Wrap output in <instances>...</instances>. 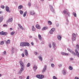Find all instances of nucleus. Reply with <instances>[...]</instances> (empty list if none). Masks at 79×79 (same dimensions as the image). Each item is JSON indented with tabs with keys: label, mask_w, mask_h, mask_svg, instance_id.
I'll return each instance as SVG.
<instances>
[{
	"label": "nucleus",
	"mask_w": 79,
	"mask_h": 79,
	"mask_svg": "<svg viewBox=\"0 0 79 79\" xmlns=\"http://www.w3.org/2000/svg\"><path fill=\"white\" fill-rule=\"evenodd\" d=\"M75 52H76V55H77V57L79 58V53L78 52V51H77V49H75Z\"/></svg>",
	"instance_id": "9"
},
{
	"label": "nucleus",
	"mask_w": 79,
	"mask_h": 79,
	"mask_svg": "<svg viewBox=\"0 0 79 79\" xmlns=\"http://www.w3.org/2000/svg\"><path fill=\"white\" fill-rule=\"evenodd\" d=\"M30 13L31 15H34L35 13L34 12V10H31L30 11Z\"/></svg>",
	"instance_id": "10"
},
{
	"label": "nucleus",
	"mask_w": 79,
	"mask_h": 79,
	"mask_svg": "<svg viewBox=\"0 0 79 79\" xmlns=\"http://www.w3.org/2000/svg\"><path fill=\"white\" fill-rule=\"evenodd\" d=\"M32 30L33 31H35V29L34 28H33L32 29Z\"/></svg>",
	"instance_id": "53"
},
{
	"label": "nucleus",
	"mask_w": 79,
	"mask_h": 79,
	"mask_svg": "<svg viewBox=\"0 0 79 79\" xmlns=\"http://www.w3.org/2000/svg\"><path fill=\"white\" fill-rule=\"evenodd\" d=\"M34 54H35V55H37V54H38V53H37V52H34Z\"/></svg>",
	"instance_id": "48"
},
{
	"label": "nucleus",
	"mask_w": 79,
	"mask_h": 79,
	"mask_svg": "<svg viewBox=\"0 0 79 79\" xmlns=\"http://www.w3.org/2000/svg\"><path fill=\"white\" fill-rule=\"evenodd\" d=\"M36 27L37 29H40L41 28L40 27V25H39V24H37L36 25Z\"/></svg>",
	"instance_id": "16"
},
{
	"label": "nucleus",
	"mask_w": 79,
	"mask_h": 79,
	"mask_svg": "<svg viewBox=\"0 0 79 79\" xmlns=\"http://www.w3.org/2000/svg\"><path fill=\"white\" fill-rule=\"evenodd\" d=\"M44 41H42V42H41V44H44Z\"/></svg>",
	"instance_id": "58"
},
{
	"label": "nucleus",
	"mask_w": 79,
	"mask_h": 79,
	"mask_svg": "<svg viewBox=\"0 0 79 79\" xmlns=\"http://www.w3.org/2000/svg\"><path fill=\"white\" fill-rule=\"evenodd\" d=\"M1 8H2L3 9L4 8H5V6H4L3 5H2L1 6Z\"/></svg>",
	"instance_id": "46"
},
{
	"label": "nucleus",
	"mask_w": 79,
	"mask_h": 79,
	"mask_svg": "<svg viewBox=\"0 0 79 79\" xmlns=\"http://www.w3.org/2000/svg\"><path fill=\"white\" fill-rule=\"evenodd\" d=\"M47 68V65H45L44 67V68L43 69V70H42V73H44L45 71H46V68Z\"/></svg>",
	"instance_id": "8"
},
{
	"label": "nucleus",
	"mask_w": 79,
	"mask_h": 79,
	"mask_svg": "<svg viewBox=\"0 0 79 79\" xmlns=\"http://www.w3.org/2000/svg\"><path fill=\"white\" fill-rule=\"evenodd\" d=\"M38 37L40 40H42V36H41V35H40V34L38 35Z\"/></svg>",
	"instance_id": "18"
},
{
	"label": "nucleus",
	"mask_w": 79,
	"mask_h": 79,
	"mask_svg": "<svg viewBox=\"0 0 79 79\" xmlns=\"http://www.w3.org/2000/svg\"><path fill=\"white\" fill-rule=\"evenodd\" d=\"M19 78L20 79H23V77H22L21 76H20L19 77Z\"/></svg>",
	"instance_id": "52"
},
{
	"label": "nucleus",
	"mask_w": 79,
	"mask_h": 79,
	"mask_svg": "<svg viewBox=\"0 0 79 79\" xmlns=\"http://www.w3.org/2000/svg\"><path fill=\"white\" fill-rule=\"evenodd\" d=\"M69 69L70 70H73V67L71 66L69 67Z\"/></svg>",
	"instance_id": "28"
},
{
	"label": "nucleus",
	"mask_w": 79,
	"mask_h": 79,
	"mask_svg": "<svg viewBox=\"0 0 79 79\" xmlns=\"http://www.w3.org/2000/svg\"><path fill=\"white\" fill-rule=\"evenodd\" d=\"M22 57H24V54L23 53H22Z\"/></svg>",
	"instance_id": "51"
},
{
	"label": "nucleus",
	"mask_w": 79,
	"mask_h": 79,
	"mask_svg": "<svg viewBox=\"0 0 79 79\" xmlns=\"http://www.w3.org/2000/svg\"><path fill=\"white\" fill-rule=\"evenodd\" d=\"M76 35L75 34H73L72 38V41H74L76 40Z\"/></svg>",
	"instance_id": "3"
},
{
	"label": "nucleus",
	"mask_w": 79,
	"mask_h": 79,
	"mask_svg": "<svg viewBox=\"0 0 79 79\" xmlns=\"http://www.w3.org/2000/svg\"><path fill=\"white\" fill-rule=\"evenodd\" d=\"M31 66V64H30V63H29L27 64V67H29Z\"/></svg>",
	"instance_id": "34"
},
{
	"label": "nucleus",
	"mask_w": 79,
	"mask_h": 79,
	"mask_svg": "<svg viewBox=\"0 0 79 79\" xmlns=\"http://www.w3.org/2000/svg\"><path fill=\"white\" fill-rule=\"evenodd\" d=\"M0 44L1 45H3L4 44V41H2L1 42H0Z\"/></svg>",
	"instance_id": "29"
},
{
	"label": "nucleus",
	"mask_w": 79,
	"mask_h": 79,
	"mask_svg": "<svg viewBox=\"0 0 79 79\" xmlns=\"http://www.w3.org/2000/svg\"><path fill=\"white\" fill-rule=\"evenodd\" d=\"M15 31H12V32H11V33H10V34L12 35H14V34H15Z\"/></svg>",
	"instance_id": "33"
},
{
	"label": "nucleus",
	"mask_w": 79,
	"mask_h": 79,
	"mask_svg": "<svg viewBox=\"0 0 79 79\" xmlns=\"http://www.w3.org/2000/svg\"><path fill=\"white\" fill-rule=\"evenodd\" d=\"M70 60H74V59L72 57H71L70 58Z\"/></svg>",
	"instance_id": "50"
},
{
	"label": "nucleus",
	"mask_w": 79,
	"mask_h": 79,
	"mask_svg": "<svg viewBox=\"0 0 79 79\" xmlns=\"http://www.w3.org/2000/svg\"><path fill=\"white\" fill-rule=\"evenodd\" d=\"M49 32L51 34H53V31L52 30H51V31H49Z\"/></svg>",
	"instance_id": "39"
},
{
	"label": "nucleus",
	"mask_w": 79,
	"mask_h": 79,
	"mask_svg": "<svg viewBox=\"0 0 79 79\" xmlns=\"http://www.w3.org/2000/svg\"><path fill=\"white\" fill-rule=\"evenodd\" d=\"M58 66L60 68H61V66H62V64H59Z\"/></svg>",
	"instance_id": "47"
},
{
	"label": "nucleus",
	"mask_w": 79,
	"mask_h": 79,
	"mask_svg": "<svg viewBox=\"0 0 79 79\" xmlns=\"http://www.w3.org/2000/svg\"><path fill=\"white\" fill-rule=\"evenodd\" d=\"M51 30H52L53 32L55 31V29L54 28H52Z\"/></svg>",
	"instance_id": "41"
},
{
	"label": "nucleus",
	"mask_w": 79,
	"mask_h": 79,
	"mask_svg": "<svg viewBox=\"0 0 79 79\" xmlns=\"http://www.w3.org/2000/svg\"><path fill=\"white\" fill-rule=\"evenodd\" d=\"M6 10L7 11H9V7L8 6H6Z\"/></svg>",
	"instance_id": "20"
},
{
	"label": "nucleus",
	"mask_w": 79,
	"mask_h": 79,
	"mask_svg": "<svg viewBox=\"0 0 79 79\" xmlns=\"http://www.w3.org/2000/svg\"><path fill=\"white\" fill-rule=\"evenodd\" d=\"M24 46H27V47H29L30 45L29 43L27 42H24Z\"/></svg>",
	"instance_id": "7"
},
{
	"label": "nucleus",
	"mask_w": 79,
	"mask_h": 79,
	"mask_svg": "<svg viewBox=\"0 0 79 79\" xmlns=\"http://www.w3.org/2000/svg\"><path fill=\"white\" fill-rule=\"evenodd\" d=\"M10 29L11 31H12V30H13V28H10Z\"/></svg>",
	"instance_id": "64"
},
{
	"label": "nucleus",
	"mask_w": 79,
	"mask_h": 79,
	"mask_svg": "<svg viewBox=\"0 0 79 79\" xmlns=\"http://www.w3.org/2000/svg\"><path fill=\"white\" fill-rule=\"evenodd\" d=\"M73 15H74V17H76V14L75 13H73Z\"/></svg>",
	"instance_id": "40"
},
{
	"label": "nucleus",
	"mask_w": 79,
	"mask_h": 79,
	"mask_svg": "<svg viewBox=\"0 0 79 79\" xmlns=\"http://www.w3.org/2000/svg\"><path fill=\"white\" fill-rule=\"evenodd\" d=\"M52 47L53 48V49L54 50H56V45L55 43L53 42L52 43Z\"/></svg>",
	"instance_id": "4"
},
{
	"label": "nucleus",
	"mask_w": 79,
	"mask_h": 79,
	"mask_svg": "<svg viewBox=\"0 0 79 79\" xmlns=\"http://www.w3.org/2000/svg\"><path fill=\"white\" fill-rule=\"evenodd\" d=\"M36 77L37 78H38L39 79H40V74H37L36 75Z\"/></svg>",
	"instance_id": "19"
},
{
	"label": "nucleus",
	"mask_w": 79,
	"mask_h": 79,
	"mask_svg": "<svg viewBox=\"0 0 79 79\" xmlns=\"http://www.w3.org/2000/svg\"><path fill=\"white\" fill-rule=\"evenodd\" d=\"M20 46L24 47V42H22L20 43Z\"/></svg>",
	"instance_id": "17"
},
{
	"label": "nucleus",
	"mask_w": 79,
	"mask_h": 79,
	"mask_svg": "<svg viewBox=\"0 0 79 79\" xmlns=\"http://www.w3.org/2000/svg\"><path fill=\"white\" fill-rule=\"evenodd\" d=\"M14 48L13 47L12 48V52H14Z\"/></svg>",
	"instance_id": "54"
},
{
	"label": "nucleus",
	"mask_w": 79,
	"mask_h": 79,
	"mask_svg": "<svg viewBox=\"0 0 79 79\" xmlns=\"http://www.w3.org/2000/svg\"><path fill=\"white\" fill-rule=\"evenodd\" d=\"M24 52L26 56H27V55H28V52H27V50L25 49L24 51Z\"/></svg>",
	"instance_id": "11"
},
{
	"label": "nucleus",
	"mask_w": 79,
	"mask_h": 79,
	"mask_svg": "<svg viewBox=\"0 0 79 79\" xmlns=\"http://www.w3.org/2000/svg\"><path fill=\"white\" fill-rule=\"evenodd\" d=\"M51 10L53 12L55 13V10L53 8V6L52 5H50Z\"/></svg>",
	"instance_id": "5"
},
{
	"label": "nucleus",
	"mask_w": 79,
	"mask_h": 79,
	"mask_svg": "<svg viewBox=\"0 0 79 79\" xmlns=\"http://www.w3.org/2000/svg\"><path fill=\"white\" fill-rule=\"evenodd\" d=\"M12 21H13V19L12 18H10L7 21V23H10V22H11Z\"/></svg>",
	"instance_id": "13"
},
{
	"label": "nucleus",
	"mask_w": 79,
	"mask_h": 79,
	"mask_svg": "<svg viewBox=\"0 0 79 79\" xmlns=\"http://www.w3.org/2000/svg\"><path fill=\"white\" fill-rule=\"evenodd\" d=\"M57 38L59 40H61V35H59L57 36Z\"/></svg>",
	"instance_id": "14"
},
{
	"label": "nucleus",
	"mask_w": 79,
	"mask_h": 79,
	"mask_svg": "<svg viewBox=\"0 0 79 79\" xmlns=\"http://www.w3.org/2000/svg\"><path fill=\"white\" fill-rule=\"evenodd\" d=\"M66 13L67 15H68L69 14V12H68Z\"/></svg>",
	"instance_id": "56"
},
{
	"label": "nucleus",
	"mask_w": 79,
	"mask_h": 79,
	"mask_svg": "<svg viewBox=\"0 0 79 79\" xmlns=\"http://www.w3.org/2000/svg\"><path fill=\"white\" fill-rule=\"evenodd\" d=\"M10 42V40H8L7 41H6V44H9Z\"/></svg>",
	"instance_id": "24"
},
{
	"label": "nucleus",
	"mask_w": 79,
	"mask_h": 79,
	"mask_svg": "<svg viewBox=\"0 0 79 79\" xmlns=\"http://www.w3.org/2000/svg\"><path fill=\"white\" fill-rule=\"evenodd\" d=\"M66 10H64V13L65 14H66Z\"/></svg>",
	"instance_id": "55"
},
{
	"label": "nucleus",
	"mask_w": 79,
	"mask_h": 79,
	"mask_svg": "<svg viewBox=\"0 0 79 79\" xmlns=\"http://www.w3.org/2000/svg\"><path fill=\"white\" fill-rule=\"evenodd\" d=\"M48 47H49V48H52V44H51L49 43V44Z\"/></svg>",
	"instance_id": "35"
},
{
	"label": "nucleus",
	"mask_w": 79,
	"mask_h": 79,
	"mask_svg": "<svg viewBox=\"0 0 79 79\" xmlns=\"http://www.w3.org/2000/svg\"><path fill=\"white\" fill-rule=\"evenodd\" d=\"M19 63L21 68V69H24V64L23 62L21 60H20Z\"/></svg>",
	"instance_id": "1"
},
{
	"label": "nucleus",
	"mask_w": 79,
	"mask_h": 79,
	"mask_svg": "<svg viewBox=\"0 0 79 79\" xmlns=\"http://www.w3.org/2000/svg\"><path fill=\"white\" fill-rule=\"evenodd\" d=\"M44 77V76L43 75L40 74V79H43Z\"/></svg>",
	"instance_id": "25"
},
{
	"label": "nucleus",
	"mask_w": 79,
	"mask_h": 79,
	"mask_svg": "<svg viewBox=\"0 0 79 79\" xmlns=\"http://www.w3.org/2000/svg\"><path fill=\"white\" fill-rule=\"evenodd\" d=\"M4 35H7L8 34V33L6 32H4Z\"/></svg>",
	"instance_id": "44"
},
{
	"label": "nucleus",
	"mask_w": 79,
	"mask_h": 79,
	"mask_svg": "<svg viewBox=\"0 0 79 79\" xmlns=\"http://www.w3.org/2000/svg\"><path fill=\"white\" fill-rule=\"evenodd\" d=\"M6 51H4L3 52V53H4V54H6Z\"/></svg>",
	"instance_id": "61"
},
{
	"label": "nucleus",
	"mask_w": 79,
	"mask_h": 79,
	"mask_svg": "<svg viewBox=\"0 0 79 79\" xmlns=\"http://www.w3.org/2000/svg\"><path fill=\"white\" fill-rule=\"evenodd\" d=\"M54 65L53 64H51V67L53 68L54 67Z\"/></svg>",
	"instance_id": "45"
},
{
	"label": "nucleus",
	"mask_w": 79,
	"mask_h": 79,
	"mask_svg": "<svg viewBox=\"0 0 79 79\" xmlns=\"http://www.w3.org/2000/svg\"><path fill=\"white\" fill-rule=\"evenodd\" d=\"M31 44H32V45H34V43H33V42H32L31 43Z\"/></svg>",
	"instance_id": "57"
},
{
	"label": "nucleus",
	"mask_w": 79,
	"mask_h": 79,
	"mask_svg": "<svg viewBox=\"0 0 79 79\" xmlns=\"http://www.w3.org/2000/svg\"><path fill=\"white\" fill-rule=\"evenodd\" d=\"M48 23L49 25H52V22L50 21H48Z\"/></svg>",
	"instance_id": "22"
},
{
	"label": "nucleus",
	"mask_w": 79,
	"mask_h": 79,
	"mask_svg": "<svg viewBox=\"0 0 79 79\" xmlns=\"http://www.w3.org/2000/svg\"><path fill=\"white\" fill-rule=\"evenodd\" d=\"M67 21L68 22V23L69 22V20H68V19H67Z\"/></svg>",
	"instance_id": "63"
},
{
	"label": "nucleus",
	"mask_w": 79,
	"mask_h": 79,
	"mask_svg": "<svg viewBox=\"0 0 79 79\" xmlns=\"http://www.w3.org/2000/svg\"><path fill=\"white\" fill-rule=\"evenodd\" d=\"M20 13L21 14V15H23V11H22V10H20Z\"/></svg>",
	"instance_id": "36"
},
{
	"label": "nucleus",
	"mask_w": 79,
	"mask_h": 79,
	"mask_svg": "<svg viewBox=\"0 0 79 79\" xmlns=\"http://www.w3.org/2000/svg\"><path fill=\"white\" fill-rule=\"evenodd\" d=\"M75 79H79V78H78V77H75Z\"/></svg>",
	"instance_id": "59"
},
{
	"label": "nucleus",
	"mask_w": 79,
	"mask_h": 79,
	"mask_svg": "<svg viewBox=\"0 0 79 79\" xmlns=\"http://www.w3.org/2000/svg\"><path fill=\"white\" fill-rule=\"evenodd\" d=\"M23 6L22 5H20L18 7V9H21Z\"/></svg>",
	"instance_id": "30"
},
{
	"label": "nucleus",
	"mask_w": 79,
	"mask_h": 79,
	"mask_svg": "<svg viewBox=\"0 0 79 79\" xmlns=\"http://www.w3.org/2000/svg\"><path fill=\"white\" fill-rule=\"evenodd\" d=\"M24 69H21L19 71V73L20 74L21 73H22V72H23V70Z\"/></svg>",
	"instance_id": "23"
},
{
	"label": "nucleus",
	"mask_w": 79,
	"mask_h": 79,
	"mask_svg": "<svg viewBox=\"0 0 79 79\" xmlns=\"http://www.w3.org/2000/svg\"><path fill=\"white\" fill-rule=\"evenodd\" d=\"M66 74V71L64 70H63V75H65Z\"/></svg>",
	"instance_id": "26"
},
{
	"label": "nucleus",
	"mask_w": 79,
	"mask_h": 79,
	"mask_svg": "<svg viewBox=\"0 0 79 79\" xmlns=\"http://www.w3.org/2000/svg\"><path fill=\"white\" fill-rule=\"evenodd\" d=\"M61 54L62 55H65V56H67V55H70V54L69 53H67L65 52H62Z\"/></svg>",
	"instance_id": "6"
},
{
	"label": "nucleus",
	"mask_w": 79,
	"mask_h": 79,
	"mask_svg": "<svg viewBox=\"0 0 79 79\" xmlns=\"http://www.w3.org/2000/svg\"><path fill=\"white\" fill-rule=\"evenodd\" d=\"M53 78L54 79H58V78H57L56 77H55V76H54L53 77Z\"/></svg>",
	"instance_id": "43"
},
{
	"label": "nucleus",
	"mask_w": 79,
	"mask_h": 79,
	"mask_svg": "<svg viewBox=\"0 0 79 79\" xmlns=\"http://www.w3.org/2000/svg\"><path fill=\"white\" fill-rule=\"evenodd\" d=\"M27 11H26L23 14V17H26V14H27Z\"/></svg>",
	"instance_id": "27"
},
{
	"label": "nucleus",
	"mask_w": 79,
	"mask_h": 79,
	"mask_svg": "<svg viewBox=\"0 0 79 79\" xmlns=\"http://www.w3.org/2000/svg\"><path fill=\"white\" fill-rule=\"evenodd\" d=\"M67 49L69 52H70L73 55H76V52H75L74 51L71 50V49L69 48H68Z\"/></svg>",
	"instance_id": "2"
},
{
	"label": "nucleus",
	"mask_w": 79,
	"mask_h": 79,
	"mask_svg": "<svg viewBox=\"0 0 79 79\" xmlns=\"http://www.w3.org/2000/svg\"><path fill=\"white\" fill-rule=\"evenodd\" d=\"M56 26H57V27H58V26H60V25L59 24V23H57L56 24Z\"/></svg>",
	"instance_id": "49"
},
{
	"label": "nucleus",
	"mask_w": 79,
	"mask_h": 79,
	"mask_svg": "<svg viewBox=\"0 0 79 79\" xmlns=\"http://www.w3.org/2000/svg\"><path fill=\"white\" fill-rule=\"evenodd\" d=\"M29 37L30 38H31L32 37V36L31 35V36H30Z\"/></svg>",
	"instance_id": "60"
},
{
	"label": "nucleus",
	"mask_w": 79,
	"mask_h": 79,
	"mask_svg": "<svg viewBox=\"0 0 79 79\" xmlns=\"http://www.w3.org/2000/svg\"><path fill=\"white\" fill-rule=\"evenodd\" d=\"M4 32H0V35H4Z\"/></svg>",
	"instance_id": "31"
},
{
	"label": "nucleus",
	"mask_w": 79,
	"mask_h": 79,
	"mask_svg": "<svg viewBox=\"0 0 79 79\" xmlns=\"http://www.w3.org/2000/svg\"><path fill=\"white\" fill-rule=\"evenodd\" d=\"M47 29V27H44L42 28V30L44 31V30H45V29Z\"/></svg>",
	"instance_id": "32"
},
{
	"label": "nucleus",
	"mask_w": 79,
	"mask_h": 79,
	"mask_svg": "<svg viewBox=\"0 0 79 79\" xmlns=\"http://www.w3.org/2000/svg\"><path fill=\"white\" fill-rule=\"evenodd\" d=\"M38 58H39V59L40 60V61H42V56H39V57H38Z\"/></svg>",
	"instance_id": "21"
},
{
	"label": "nucleus",
	"mask_w": 79,
	"mask_h": 79,
	"mask_svg": "<svg viewBox=\"0 0 79 79\" xmlns=\"http://www.w3.org/2000/svg\"><path fill=\"white\" fill-rule=\"evenodd\" d=\"M3 16H2L0 18V20L3 21Z\"/></svg>",
	"instance_id": "37"
},
{
	"label": "nucleus",
	"mask_w": 79,
	"mask_h": 79,
	"mask_svg": "<svg viewBox=\"0 0 79 79\" xmlns=\"http://www.w3.org/2000/svg\"><path fill=\"white\" fill-rule=\"evenodd\" d=\"M77 50H79V45L77 44L76 46Z\"/></svg>",
	"instance_id": "38"
},
{
	"label": "nucleus",
	"mask_w": 79,
	"mask_h": 79,
	"mask_svg": "<svg viewBox=\"0 0 79 79\" xmlns=\"http://www.w3.org/2000/svg\"><path fill=\"white\" fill-rule=\"evenodd\" d=\"M18 25L19 27L21 29H22V30H23L24 28L21 25L19 24H18Z\"/></svg>",
	"instance_id": "15"
},
{
	"label": "nucleus",
	"mask_w": 79,
	"mask_h": 79,
	"mask_svg": "<svg viewBox=\"0 0 79 79\" xmlns=\"http://www.w3.org/2000/svg\"><path fill=\"white\" fill-rule=\"evenodd\" d=\"M28 5L29 6H31V3L30 2H29L28 3Z\"/></svg>",
	"instance_id": "42"
},
{
	"label": "nucleus",
	"mask_w": 79,
	"mask_h": 79,
	"mask_svg": "<svg viewBox=\"0 0 79 79\" xmlns=\"http://www.w3.org/2000/svg\"><path fill=\"white\" fill-rule=\"evenodd\" d=\"M3 26L5 27V26H6L7 25L6 24H5L3 25Z\"/></svg>",
	"instance_id": "62"
},
{
	"label": "nucleus",
	"mask_w": 79,
	"mask_h": 79,
	"mask_svg": "<svg viewBox=\"0 0 79 79\" xmlns=\"http://www.w3.org/2000/svg\"><path fill=\"white\" fill-rule=\"evenodd\" d=\"M33 69H34V71L35 73L36 71V70H37V66H36V65H35L33 67Z\"/></svg>",
	"instance_id": "12"
}]
</instances>
